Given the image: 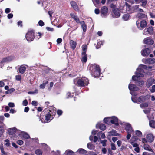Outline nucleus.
<instances>
[{"label":"nucleus","instance_id":"47","mask_svg":"<svg viewBox=\"0 0 155 155\" xmlns=\"http://www.w3.org/2000/svg\"><path fill=\"white\" fill-rule=\"evenodd\" d=\"M15 132V130L13 128H10L8 131V134L10 135H12Z\"/></svg>","mask_w":155,"mask_h":155},{"label":"nucleus","instance_id":"45","mask_svg":"<svg viewBox=\"0 0 155 155\" xmlns=\"http://www.w3.org/2000/svg\"><path fill=\"white\" fill-rule=\"evenodd\" d=\"M73 94H74L73 93H72L69 92L67 93L66 95V98H71L73 96Z\"/></svg>","mask_w":155,"mask_h":155},{"label":"nucleus","instance_id":"37","mask_svg":"<svg viewBox=\"0 0 155 155\" xmlns=\"http://www.w3.org/2000/svg\"><path fill=\"white\" fill-rule=\"evenodd\" d=\"M5 132V128L4 126L0 125V137L3 135Z\"/></svg>","mask_w":155,"mask_h":155},{"label":"nucleus","instance_id":"53","mask_svg":"<svg viewBox=\"0 0 155 155\" xmlns=\"http://www.w3.org/2000/svg\"><path fill=\"white\" fill-rule=\"evenodd\" d=\"M28 104V102L27 100H24L22 102V105L24 106H26Z\"/></svg>","mask_w":155,"mask_h":155},{"label":"nucleus","instance_id":"8","mask_svg":"<svg viewBox=\"0 0 155 155\" xmlns=\"http://www.w3.org/2000/svg\"><path fill=\"white\" fill-rule=\"evenodd\" d=\"M13 57L12 56H8L3 58L0 62L1 68H2V64L12 61L13 59Z\"/></svg>","mask_w":155,"mask_h":155},{"label":"nucleus","instance_id":"30","mask_svg":"<svg viewBox=\"0 0 155 155\" xmlns=\"http://www.w3.org/2000/svg\"><path fill=\"white\" fill-rule=\"evenodd\" d=\"M70 45L71 47L73 49H74L76 47L77 43L76 42L73 40L70 41Z\"/></svg>","mask_w":155,"mask_h":155},{"label":"nucleus","instance_id":"32","mask_svg":"<svg viewBox=\"0 0 155 155\" xmlns=\"http://www.w3.org/2000/svg\"><path fill=\"white\" fill-rule=\"evenodd\" d=\"M140 67H142L143 69H146L148 71L151 70L152 68V66L147 67L146 65L142 64L139 65Z\"/></svg>","mask_w":155,"mask_h":155},{"label":"nucleus","instance_id":"1","mask_svg":"<svg viewBox=\"0 0 155 155\" xmlns=\"http://www.w3.org/2000/svg\"><path fill=\"white\" fill-rule=\"evenodd\" d=\"M74 82L75 84L79 86L84 87L88 85L89 84V80L87 78L83 77L74 79Z\"/></svg>","mask_w":155,"mask_h":155},{"label":"nucleus","instance_id":"49","mask_svg":"<svg viewBox=\"0 0 155 155\" xmlns=\"http://www.w3.org/2000/svg\"><path fill=\"white\" fill-rule=\"evenodd\" d=\"M107 142V140L106 139L101 141V143L102 144V146L103 147H105L106 146Z\"/></svg>","mask_w":155,"mask_h":155},{"label":"nucleus","instance_id":"33","mask_svg":"<svg viewBox=\"0 0 155 155\" xmlns=\"http://www.w3.org/2000/svg\"><path fill=\"white\" fill-rule=\"evenodd\" d=\"M77 152H78L80 154H86L87 152L86 150L82 148L79 149Z\"/></svg>","mask_w":155,"mask_h":155},{"label":"nucleus","instance_id":"50","mask_svg":"<svg viewBox=\"0 0 155 155\" xmlns=\"http://www.w3.org/2000/svg\"><path fill=\"white\" fill-rule=\"evenodd\" d=\"M48 82L46 81L45 83H43L41 84L40 86V87L41 89H44L45 88L46 85L48 83Z\"/></svg>","mask_w":155,"mask_h":155},{"label":"nucleus","instance_id":"38","mask_svg":"<svg viewBox=\"0 0 155 155\" xmlns=\"http://www.w3.org/2000/svg\"><path fill=\"white\" fill-rule=\"evenodd\" d=\"M104 43V41H100L97 42V45L96 46V48L97 49H98L100 48L101 45H103Z\"/></svg>","mask_w":155,"mask_h":155},{"label":"nucleus","instance_id":"18","mask_svg":"<svg viewBox=\"0 0 155 155\" xmlns=\"http://www.w3.org/2000/svg\"><path fill=\"white\" fill-rule=\"evenodd\" d=\"M146 138L149 142H152L154 140V137L151 133H150L147 134Z\"/></svg>","mask_w":155,"mask_h":155},{"label":"nucleus","instance_id":"41","mask_svg":"<svg viewBox=\"0 0 155 155\" xmlns=\"http://www.w3.org/2000/svg\"><path fill=\"white\" fill-rule=\"evenodd\" d=\"M140 3L141 2L142 4H141V6L145 7L147 3V0H140Z\"/></svg>","mask_w":155,"mask_h":155},{"label":"nucleus","instance_id":"42","mask_svg":"<svg viewBox=\"0 0 155 155\" xmlns=\"http://www.w3.org/2000/svg\"><path fill=\"white\" fill-rule=\"evenodd\" d=\"M35 153L37 155H42V151L41 150L38 149L35 150Z\"/></svg>","mask_w":155,"mask_h":155},{"label":"nucleus","instance_id":"10","mask_svg":"<svg viewBox=\"0 0 155 155\" xmlns=\"http://www.w3.org/2000/svg\"><path fill=\"white\" fill-rule=\"evenodd\" d=\"M113 17L114 18H117L119 17L120 15V11L117 8H116L113 10Z\"/></svg>","mask_w":155,"mask_h":155},{"label":"nucleus","instance_id":"48","mask_svg":"<svg viewBox=\"0 0 155 155\" xmlns=\"http://www.w3.org/2000/svg\"><path fill=\"white\" fill-rule=\"evenodd\" d=\"M137 83L138 85L141 86L143 85L144 84V81L143 80L140 81H138Z\"/></svg>","mask_w":155,"mask_h":155},{"label":"nucleus","instance_id":"64","mask_svg":"<svg viewBox=\"0 0 155 155\" xmlns=\"http://www.w3.org/2000/svg\"><path fill=\"white\" fill-rule=\"evenodd\" d=\"M143 112L145 114H147L150 113V110L149 109L144 110H143Z\"/></svg>","mask_w":155,"mask_h":155},{"label":"nucleus","instance_id":"36","mask_svg":"<svg viewBox=\"0 0 155 155\" xmlns=\"http://www.w3.org/2000/svg\"><path fill=\"white\" fill-rule=\"evenodd\" d=\"M149 126L151 128H155V121L153 120H150L149 122Z\"/></svg>","mask_w":155,"mask_h":155},{"label":"nucleus","instance_id":"22","mask_svg":"<svg viewBox=\"0 0 155 155\" xmlns=\"http://www.w3.org/2000/svg\"><path fill=\"white\" fill-rule=\"evenodd\" d=\"M71 16L76 21V22L79 23L80 22V20L77 16L74 13H70Z\"/></svg>","mask_w":155,"mask_h":155},{"label":"nucleus","instance_id":"40","mask_svg":"<svg viewBox=\"0 0 155 155\" xmlns=\"http://www.w3.org/2000/svg\"><path fill=\"white\" fill-rule=\"evenodd\" d=\"M148 106V104L147 102L142 103L140 105V107L142 108L147 107Z\"/></svg>","mask_w":155,"mask_h":155},{"label":"nucleus","instance_id":"21","mask_svg":"<svg viewBox=\"0 0 155 155\" xmlns=\"http://www.w3.org/2000/svg\"><path fill=\"white\" fill-rule=\"evenodd\" d=\"M97 128H99L101 130L103 131L105 130L106 128V127L104 124L98 123L96 125Z\"/></svg>","mask_w":155,"mask_h":155},{"label":"nucleus","instance_id":"5","mask_svg":"<svg viewBox=\"0 0 155 155\" xmlns=\"http://www.w3.org/2000/svg\"><path fill=\"white\" fill-rule=\"evenodd\" d=\"M136 25L138 28L140 30H143L147 26L146 21L144 20H142L140 21L138 20L136 21Z\"/></svg>","mask_w":155,"mask_h":155},{"label":"nucleus","instance_id":"60","mask_svg":"<svg viewBox=\"0 0 155 155\" xmlns=\"http://www.w3.org/2000/svg\"><path fill=\"white\" fill-rule=\"evenodd\" d=\"M62 111L61 110H58L57 111V114L59 116L61 115H62Z\"/></svg>","mask_w":155,"mask_h":155},{"label":"nucleus","instance_id":"39","mask_svg":"<svg viewBox=\"0 0 155 155\" xmlns=\"http://www.w3.org/2000/svg\"><path fill=\"white\" fill-rule=\"evenodd\" d=\"M139 7V5H135L132 7V10L134 12H137L138 11Z\"/></svg>","mask_w":155,"mask_h":155},{"label":"nucleus","instance_id":"23","mask_svg":"<svg viewBox=\"0 0 155 155\" xmlns=\"http://www.w3.org/2000/svg\"><path fill=\"white\" fill-rule=\"evenodd\" d=\"M20 136L25 139H28L30 138L29 135L26 133L22 132L20 134Z\"/></svg>","mask_w":155,"mask_h":155},{"label":"nucleus","instance_id":"6","mask_svg":"<svg viewBox=\"0 0 155 155\" xmlns=\"http://www.w3.org/2000/svg\"><path fill=\"white\" fill-rule=\"evenodd\" d=\"M35 38L34 32L33 31H28L26 35V38L28 41H32Z\"/></svg>","mask_w":155,"mask_h":155},{"label":"nucleus","instance_id":"55","mask_svg":"<svg viewBox=\"0 0 155 155\" xmlns=\"http://www.w3.org/2000/svg\"><path fill=\"white\" fill-rule=\"evenodd\" d=\"M17 143L18 144L21 145L23 144V142L22 140H19L17 141Z\"/></svg>","mask_w":155,"mask_h":155},{"label":"nucleus","instance_id":"28","mask_svg":"<svg viewBox=\"0 0 155 155\" xmlns=\"http://www.w3.org/2000/svg\"><path fill=\"white\" fill-rule=\"evenodd\" d=\"M130 94L132 95L131 97V100L132 101L135 103H137L138 101L137 97L136 96V95L134 94V95L133 92H130Z\"/></svg>","mask_w":155,"mask_h":155},{"label":"nucleus","instance_id":"9","mask_svg":"<svg viewBox=\"0 0 155 155\" xmlns=\"http://www.w3.org/2000/svg\"><path fill=\"white\" fill-rule=\"evenodd\" d=\"M150 95H147L145 96H141L137 99L138 101L140 103H142L145 101L149 99Z\"/></svg>","mask_w":155,"mask_h":155},{"label":"nucleus","instance_id":"61","mask_svg":"<svg viewBox=\"0 0 155 155\" xmlns=\"http://www.w3.org/2000/svg\"><path fill=\"white\" fill-rule=\"evenodd\" d=\"M13 17V15L12 13L8 14V18L10 19L12 18Z\"/></svg>","mask_w":155,"mask_h":155},{"label":"nucleus","instance_id":"43","mask_svg":"<svg viewBox=\"0 0 155 155\" xmlns=\"http://www.w3.org/2000/svg\"><path fill=\"white\" fill-rule=\"evenodd\" d=\"M82 52H84L86 53L87 48V45L86 44L83 45L82 46Z\"/></svg>","mask_w":155,"mask_h":155},{"label":"nucleus","instance_id":"26","mask_svg":"<svg viewBox=\"0 0 155 155\" xmlns=\"http://www.w3.org/2000/svg\"><path fill=\"white\" fill-rule=\"evenodd\" d=\"M143 148L144 149L146 150L152 152L154 153V152L153 149L151 148V147L148 145L147 144H144L143 145Z\"/></svg>","mask_w":155,"mask_h":155},{"label":"nucleus","instance_id":"13","mask_svg":"<svg viewBox=\"0 0 155 155\" xmlns=\"http://www.w3.org/2000/svg\"><path fill=\"white\" fill-rule=\"evenodd\" d=\"M128 88L129 90L130 91V92L133 91H137L139 90L138 87L136 86L134 84H131L130 83L129 86Z\"/></svg>","mask_w":155,"mask_h":155},{"label":"nucleus","instance_id":"2","mask_svg":"<svg viewBox=\"0 0 155 155\" xmlns=\"http://www.w3.org/2000/svg\"><path fill=\"white\" fill-rule=\"evenodd\" d=\"M49 112L45 115V120L47 121H50L53 118V116L55 115L56 110L53 107H51L49 108Z\"/></svg>","mask_w":155,"mask_h":155},{"label":"nucleus","instance_id":"44","mask_svg":"<svg viewBox=\"0 0 155 155\" xmlns=\"http://www.w3.org/2000/svg\"><path fill=\"white\" fill-rule=\"evenodd\" d=\"M149 34H151L153 32V28L152 27H150L146 29Z\"/></svg>","mask_w":155,"mask_h":155},{"label":"nucleus","instance_id":"14","mask_svg":"<svg viewBox=\"0 0 155 155\" xmlns=\"http://www.w3.org/2000/svg\"><path fill=\"white\" fill-rule=\"evenodd\" d=\"M150 53V50L149 48H145L142 50L141 51V54L143 56H147Z\"/></svg>","mask_w":155,"mask_h":155},{"label":"nucleus","instance_id":"46","mask_svg":"<svg viewBox=\"0 0 155 155\" xmlns=\"http://www.w3.org/2000/svg\"><path fill=\"white\" fill-rule=\"evenodd\" d=\"M135 134L137 136L139 137H141L142 136V132L138 130L136 131Z\"/></svg>","mask_w":155,"mask_h":155},{"label":"nucleus","instance_id":"52","mask_svg":"<svg viewBox=\"0 0 155 155\" xmlns=\"http://www.w3.org/2000/svg\"><path fill=\"white\" fill-rule=\"evenodd\" d=\"M111 149L114 150H116V148L115 146V144L113 143H111Z\"/></svg>","mask_w":155,"mask_h":155},{"label":"nucleus","instance_id":"20","mask_svg":"<svg viewBox=\"0 0 155 155\" xmlns=\"http://www.w3.org/2000/svg\"><path fill=\"white\" fill-rule=\"evenodd\" d=\"M25 66L28 67V66L27 65H21L19 68V72L21 74L24 73L26 69V67Z\"/></svg>","mask_w":155,"mask_h":155},{"label":"nucleus","instance_id":"34","mask_svg":"<svg viewBox=\"0 0 155 155\" xmlns=\"http://www.w3.org/2000/svg\"><path fill=\"white\" fill-rule=\"evenodd\" d=\"M130 15L129 14H124L122 18L124 20L127 21L130 19Z\"/></svg>","mask_w":155,"mask_h":155},{"label":"nucleus","instance_id":"25","mask_svg":"<svg viewBox=\"0 0 155 155\" xmlns=\"http://www.w3.org/2000/svg\"><path fill=\"white\" fill-rule=\"evenodd\" d=\"M71 6L75 10H78V6L76 2L74 1H72L71 2Z\"/></svg>","mask_w":155,"mask_h":155},{"label":"nucleus","instance_id":"16","mask_svg":"<svg viewBox=\"0 0 155 155\" xmlns=\"http://www.w3.org/2000/svg\"><path fill=\"white\" fill-rule=\"evenodd\" d=\"M154 79L153 78H150L148 79L146 82V86L147 88H149L153 83L154 84Z\"/></svg>","mask_w":155,"mask_h":155},{"label":"nucleus","instance_id":"31","mask_svg":"<svg viewBox=\"0 0 155 155\" xmlns=\"http://www.w3.org/2000/svg\"><path fill=\"white\" fill-rule=\"evenodd\" d=\"M64 154L66 155H75V153L70 150L68 149L66 150Z\"/></svg>","mask_w":155,"mask_h":155},{"label":"nucleus","instance_id":"24","mask_svg":"<svg viewBox=\"0 0 155 155\" xmlns=\"http://www.w3.org/2000/svg\"><path fill=\"white\" fill-rule=\"evenodd\" d=\"M111 119L114 118V120H112L113 122L111 121V123L115 124L116 126H118L119 125L118 120L117 117L113 116L111 117Z\"/></svg>","mask_w":155,"mask_h":155},{"label":"nucleus","instance_id":"4","mask_svg":"<svg viewBox=\"0 0 155 155\" xmlns=\"http://www.w3.org/2000/svg\"><path fill=\"white\" fill-rule=\"evenodd\" d=\"M91 70V74L95 78H97L100 75V69L99 65L94 64L92 66L90 69Z\"/></svg>","mask_w":155,"mask_h":155},{"label":"nucleus","instance_id":"35","mask_svg":"<svg viewBox=\"0 0 155 155\" xmlns=\"http://www.w3.org/2000/svg\"><path fill=\"white\" fill-rule=\"evenodd\" d=\"M87 147L90 150H93L95 148V146L91 143H88L87 144Z\"/></svg>","mask_w":155,"mask_h":155},{"label":"nucleus","instance_id":"17","mask_svg":"<svg viewBox=\"0 0 155 155\" xmlns=\"http://www.w3.org/2000/svg\"><path fill=\"white\" fill-rule=\"evenodd\" d=\"M136 17L139 19L138 20L147 18V16L145 14L141 13L137 14Z\"/></svg>","mask_w":155,"mask_h":155},{"label":"nucleus","instance_id":"15","mask_svg":"<svg viewBox=\"0 0 155 155\" xmlns=\"http://www.w3.org/2000/svg\"><path fill=\"white\" fill-rule=\"evenodd\" d=\"M144 43L147 45H153L154 43V41L151 38H146L143 40Z\"/></svg>","mask_w":155,"mask_h":155},{"label":"nucleus","instance_id":"11","mask_svg":"<svg viewBox=\"0 0 155 155\" xmlns=\"http://www.w3.org/2000/svg\"><path fill=\"white\" fill-rule=\"evenodd\" d=\"M142 61L146 64H153L155 63V59L148 58L147 59H143Z\"/></svg>","mask_w":155,"mask_h":155},{"label":"nucleus","instance_id":"58","mask_svg":"<svg viewBox=\"0 0 155 155\" xmlns=\"http://www.w3.org/2000/svg\"><path fill=\"white\" fill-rule=\"evenodd\" d=\"M5 142L6 143L5 145L7 146H9L10 145V143H9V140L8 139H6L5 140Z\"/></svg>","mask_w":155,"mask_h":155},{"label":"nucleus","instance_id":"29","mask_svg":"<svg viewBox=\"0 0 155 155\" xmlns=\"http://www.w3.org/2000/svg\"><path fill=\"white\" fill-rule=\"evenodd\" d=\"M79 23H80L81 25V28L83 29V32H86L87 30V26L84 22L83 21H80Z\"/></svg>","mask_w":155,"mask_h":155},{"label":"nucleus","instance_id":"63","mask_svg":"<svg viewBox=\"0 0 155 155\" xmlns=\"http://www.w3.org/2000/svg\"><path fill=\"white\" fill-rule=\"evenodd\" d=\"M11 11V9L9 8H7L5 9V12L6 13H8L10 12Z\"/></svg>","mask_w":155,"mask_h":155},{"label":"nucleus","instance_id":"12","mask_svg":"<svg viewBox=\"0 0 155 155\" xmlns=\"http://www.w3.org/2000/svg\"><path fill=\"white\" fill-rule=\"evenodd\" d=\"M125 129L127 133H132L134 132L131 124L129 123L125 124Z\"/></svg>","mask_w":155,"mask_h":155},{"label":"nucleus","instance_id":"62","mask_svg":"<svg viewBox=\"0 0 155 155\" xmlns=\"http://www.w3.org/2000/svg\"><path fill=\"white\" fill-rule=\"evenodd\" d=\"M102 153L103 154H106L107 152V150L105 148H103L102 149Z\"/></svg>","mask_w":155,"mask_h":155},{"label":"nucleus","instance_id":"27","mask_svg":"<svg viewBox=\"0 0 155 155\" xmlns=\"http://www.w3.org/2000/svg\"><path fill=\"white\" fill-rule=\"evenodd\" d=\"M114 120V118L113 119V120ZM112 119L111 118V117H107L104 118V122L106 124H110L111 123V121L113 122Z\"/></svg>","mask_w":155,"mask_h":155},{"label":"nucleus","instance_id":"56","mask_svg":"<svg viewBox=\"0 0 155 155\" xmlns=\"http://www.w3.org/2000/svg\"><path fill=\"white\" fill-rule=\"evenodd\" d=\"M8 105L10 107H15L14 104L12 102H9L8 104Z\"/></svg>","mask_w":155,"mask_h":155},{"label":"nucleus","instance_id":"19","mask_svg":"<svg viewBox=\"0 0 155 155\" xmlns=\"http://www.w3.org/2000/svg\"><path fill=\"white\" fill-rule=\"evenodd\" d=\"M87 60V56L86 53L82 52L81 53V61L83 63H86Z\"/></svg>","mask_w":155,"mask_h":155},{"label":"nucleus","instance_id":"57","mask_svg":"<svg viewBox=\"0 0 155 155\" xmlns=\"http://www.w3.org/2000/svg\"><path fill=\"white\" fill-rule=\"evenodd\" d=\"M38 24L39 26H42L44 25V23L42 20H40L38 22Z\"/></svg>","mask_w":155,"mask_h":155},{"label":"nucleus","instance_id":"54","mask_svg":"<svg viewBox=\"0 0 155 155\" xmlns=\"http://www.w3.org/2000/svg\"><path fill=\"white\" fill-rule=\"evenodd\" d=\"M150 91L151 93H153L155 92V85L152 86L151 88L150 89Z\"/></svg>","mask_w":155,"mask_h":155},{"label":"nucleus","instance_id":"3","mask_svg":"<svg viewBox=\"0 0 155 155\" xmlns=\"http://www.w3.org/2000/svg\"><path fill=\"white\" fill-rule=\"evenodd\" d=\"M144 72L143 68L140 67L139 65L135 73V75H133L132 77V79L133 80H137L139 77H143L144 76Z\"/></svg>","mask_w":155,"mask_h":155},{"label":"nucleus","instance_id":"7","mask_svg":"<svg viewBox=\"0 0 155 155\" xmlns=\"http://www.w3.org/2000/svg\"><path fill=\"white\" fill-rule=\"evenodd\" d=\"M108 12V8L107 7L104 6L101 7V16L103 17H105L107 15Z\"/></svg>","mask_w":155,"mask_h":155},{"label":"nucleus","instance_id":"59","mask_svg":"<svg viewBox=\"0 0 155 155\" xmlns=\"http://www.w3.org/2000/svg\"><path fill=\"white\" fill-rule=\"evenodd\" d=\"M93 1V2L94 4L95 5H96V4H95V3H96L97 4H98L100 3V1L99 0H92Z\"/></svg>","mask_w":155,"mask_h":155},{"label":"nucleus","instance_id":"51","mask_svg":"<svg viewBox=\"0 0 155 155\" xmlns=\"http://www.w3.org/2000/svg\"><path fill=\"white\" fill-rule=\"evenodd\" d=\"M15 78L16 80L20 81L21 79V75H17L15 76Z\"/></svg>","mask_w":155,"mask_h":155}]
</instances>
